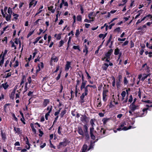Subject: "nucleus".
<instances>
[{"instance_id":"79ce46f5","label":"nucleus","mask_w":152,"mask_h":152,"mask_svg":"<svg viewBox=\"0 0 152 152\" xmlns=\"http://www.w3.org/2000/svg\"><path fill=\"white\" fill-rule=\"evenodd\" d=\"M64 43V42L63 40H61L59 42V47H61L63 45Z\"/></svg>"},{"instance_id":"5fc2aeb1","label":"nucleus","mask_w":152,"mask_h":152,"mask_svg":"<svg viewBox=\"0 0 152 152\" xmlns=\"http://www.w3.org/2000/svg\"><path fill=\"white\" fill-rule=\"evenodd\" d=\"M80 34V31L78 29L76 30L75 35L76 37H77Z\"/></svg>"},{"instance_id":"1a4fd4ad","label":"nucleus","mask_w":152,"mask_h":152,"mask_svg":"<svg viewBox=\"0 0 152 152\" xmlns=\"http://www.w3.org/2000/svg\"><path fill=\"white\" fill-rule=\"evenodd\" d=\"M71 62L69 61H66L65 67V70L66 71H68L70 68H72V67L71 66Z\"/></svg>"},{"instance_id":"473e14b6","label":"nucleus","mask_w":152,"mask_h":152,"mask_svg":"<svg viewBox=\"0 0 152 152\" xmlns=\"http://www.w3.org/2000/svg\"><path fill=\"white\" fill-rule=\"evenodd\" d=\"M43 6H41L40 8H39L38 12H37L35 16H36V15H38L40 13L42 12V9L43 8Z\"/></svg>"},{"instance_id":"69168bd1","label":"nucleus","mask_w":152,"mask_h":152,"mask_svg":"<svg viewBox=\"0 0 152 152\" xmlns=\"http://www.w3.org/2000/svg\"><path fill=\"white\" fill-rule=\"evenodd\" d=\"M112 36L111 34L109 38V39L107 41V44L108 45L109 42L111 41V39L112 38Z\"/></svg>"},{"instance_id":"c9c22d12","label":"nucleus","mask_w":152,"mask_h":152,"mask_svg":"<svg viewBox=\"0 0 152 152\" xmlns=\"http://www.w3.org/2000/svg\"><path fill=\"white\" fill-rule=\"evenodd\" d=\"M7 12L8 14H10L11 15L12 13V9L10 7H9L8 9Z\"/></svg>"},{"instance_id":"f257e3e1","label":"nucleus","mask_w":152,"mask_h":152,"mask_svg":"<svg viewBox=\"0 0 152 152\" xmlns=\"http://www.w3.org/2000/svg\"><path fill=\"white\" fill-rule=\"evenodd\" d=\"M126 125V124L125 122L121 123L119 127L117 129V130L118 131H120L122 130L126 131L129 129H130L132 128V126H130L128 128H127L125 126Z\"/></svg>"},{"instance_id":"37998d69","label":"nucleus","mask_w":152,"mask_h":152,"mask_svg":"<svg viewBox=\"0 0 152 152\" xmlns=\"http://www.w3.org/2000/svg\"><path fill=\"white\" fill-rule=\"evenodd\" d=\"M126 93L125 91H123L121 93V95L122 96V99H124V98L126 96Z\"/></svg>"},{"instance_id":"2f4dec72","label":"nucleus","mask_w":152,"mask_h":152,"mask_svg":"<svg viewBox=\"0 0 152 152\" xmlns=\"http://www.w3.org/2000/svg\"><path fill=\"white\" fill-rule=\"evenodd\" d=\"M2 139L5 141L6 139V135L5 133H3L2 132L1 133Z\"/></svg>"},{"instance_id":"20e7f679","label":"nucleus","mask_w":152,"mask_h":152,"mask_svg":"<svg viewBox=\"0 0 152 152\" xmlns=\"http://www.w3.org/2000/svg\"><path fill=\"white\" fill-rule=\"evenodd\" d=\"M97 132H97V134L99 135H101L104 136L105 134V130L103 128H101L100 129L99 127L96 128Z\"/></svg>"},{"instance_id":"a878e982","label":"nucleus","mask_w":152,"mask_h":152,"mask_svg":"<svg viewBox=\"0 0 152 152\" xmlns=\"http://www.w3.org/2000/svg\"><path fill=\"white\" fill-rule=\"evenodd\" d=\"M123 82L124 85H127L128 84L129 81L127 80L126 76L124 77Z\"/></svg>"},{"instance_id":"a19ab883","label":"nucleus","mask_w":152,"mask_h":152,"mask_svg":"<svg viewBox=\"0 0 152 152\" xmlns=\"http://www.w3.org/2000/svg\"><path fill=\"white\" fill-rule=\"evenodd\" d=\"M31 1L29 4V7H31L33 5H34V2L35 0H30Z\"/></svg>"},{"instance_id":"c03bdc74","label":"nucleus","mask_w":152,"mask_h":152,"mask_svg":"<svg viewBox=\"0 0 152 152\" xmlns=\"http://www.w3.org/2000/svg\"><path fill=\"white\" fill-rule=\"evenodd\" d=\"M13 16L14 17V18L15 19H17L19 17V15L13 13Z\"/></svg>"},{"instance_id":"09e8293b","label":"nucleus","mask_w":152,"mask_h":152,"mask_svg":"<svg viewBox=\"0 0 152 152\" xmlns=\"http://www.w3.org/2000/svg\"><path fill=\"white\" fill-rule=\"evenodd\" d=\"M66 110H64L61 111L60 113V115L61 117L63 116L66 113Z\"/></svg>"},{"instance_id":"4be33fe9","label":"nucleus","mask_w":152,"mask_h":152,"mask_svg":"<svg viewBox=\"0 0 152 152\" xmlns=\"http://www.w3.org/2000/svg\"><path fill=\"white\" fill-rule=\"evenodd\" d=\"M78 133L80 135L83 136L84 135L83 132L81 127L78 128Z\"/></svg>"},{"instance_id":"7c9ffc66","label":"nucleus","mask_w":152,"mask_h":152,"mask_svg":"<svg viewBox=\"0 0 152 152\" xmlns=\"http://www.w3.org/2000/svg\"><path fill=\"white\" fill-rule=\"evenodd\" d=\"M42 38L41 37H39L36 38L34 40V41L33 42L34 44H35L39 40Z\"/></svg>"},{"instance_id":"4468645a","label":"nucleus","mask_w":152,"mask_h":152,"mask_svg":"<svg viewBox=\"0 0 152 152\" xmlns=\"http://www.w3.org/2000/svg\"><path fill=\"white\" fill-rule=\"evenodd\" d=\"M49 103L50 101L49 99H44L42 104L43 106L44 107H46Z\"/></svg>"},{"instance_id":"b1692460","label":"nucleus","mask_w":152,"mask_h":152,"mask_svg":"<svg viewBox=\"0 0 152 152\" xmlns=\"http://www.w3.org/2000/svg\"><path fill=\"white\" fill-rule=\"evenodd\" d=\"M48 10L50 11L52 13H54L55 10V8H53V6H51L48 7Z\"/></svg>"},{"instance_id":"6e6552de","label":"nucleus","mask_w":152,"mask_h":152,"mask_svg":"<svg viewBox=\"0 0 152 152\" xmlns=\"http://www.w3.org/2000/svg\"><path fill=\"white\" fill-rule=\"evenodd\" d=\"M58 59L57 57L53 54L52 57L51 58L50 65L52 66L53 64L52 62L53 61L54 62H57L58 61Z\"/></svg>"},{"instance_id":"9d476101","label":"nucleus","mask_w":152,"mask_h":152,"mask_svg":"<svg viewBox=\"0 0 152 152\" xmlns=\"http://www.w3.org/2000/svg\"><path fill=\"white\" fill-rule=\"evenodd\" d=\"M87 45H84V48L83 50V51L84 53H86V55L88 52V45L89 44V42H88L87 43Z\"/></svg>"},{"instance_id":"5701e85b","label":"nucleus","mask_w":152,"mask_h":152,"mask_svg":"<svg viewBox=\"0 0 152 152\" xmlns=\"http://www.w3.org/2000/svg\"><path fill=\"white\" fill-rule=\"evenodd\" d=\"M94 142H93L92 141H91L90 146H89V147L88 150V151L89 150H90V149L93 148V147L94 145Z\"/></svg>"},{"instance_id":"f704fd0d","label":"nucleus","mask_w":152,"mask_h":152,"mask_svg":"<svg viewBox=\"0 0 152 152\" xmlns=\"http://www.w3.org/2000/svg\"><path fill=\"white\" fill-rule=\"evenodd\" d=\"M52 106H48V107H47L46 109H45V111L46 110H48V111H50V112H51L52 110Z\"/></svg>"},{"instance_id":"3c124183","label":"nucleus","mask_w":152,"mask_h":152,"mask_svg":"<svg viewBox=\"0 0 152 152\" xmlns=\"http://www.w3.org/2000/svg\"><path fill=\"white\" fill-rule=\"evenodd\" d=\"M25 77V76H23V77L22 79V80L20 83V86H21L24 82V81L25 80V79H24Z\"/></svg>"},{"instance_id":"603ef678","label":"nucleus","mask_w":152,"mask_h":152,"mask_svg":"<svg viewBox=\"0 0 152 152\" xmlns=\"http://www.w3.org/2000/svg\"><path fill=\"white\" fill-rule=\"evenodd\" d=\"M90 123L91 125V126L94 127L95 126V124L94 122V121L93 119H91L90 121Z\"/></svg>"},{"instance_id":"e2e57ef3","label":"nucleus","mask_w":152,"mask_h":152,"mask_svg":"<svg viewBox=\"0 0 152 152\" xmlns=\"http://www.w3.org/2000/svg\"><path fill=\"white\" fill-rule=\"evenodd\" d=\"M90 134L91 137V138L93 140H95V136L94 135V133H92Z\"/></svg>"},{"instance_id":"ddd939ff","label":"nucleus","mask_w":152,"mask_h":152,"mask_svg":"<svg viewBox=\"0 0 152 152\" xmlns=\"http://www.w3.org/2000/svg\"><path fill=\"white\" fill-rule=\"evenodd\" d=\"M151 75V74L150 73H149L148 74H143L142 75V77L141 78V80L142 81H143L145 79H146L149 76Z\"/></svg>"},{"instance_id":"a211bd4d","label":"nucleus","mask_w":152,"mask_h":152,"mask_svg":"<svg viewBox=\"0 0 152 152\" xmlns=\"http://www.w3.org/2000/svg\"><path fill=\"white\" fill-rule=\"evenodd\" d=\"M87 95H86L84 93H83L81 96H80V102L81 103H83L85 101L84 100V98L85 97V96Z\"/></svg>"},{"instance_id":"7ed1b4c3","label":"nucleus","mask_w":152,"mask_h":152,"mask_svg":"<svg viewBox=\"0 0 152 152\" xmlns=\"http://www.w3.org/2000/svg\"><path fill=\"white\" fill-rule=\"evenodd\" d=\"M1 12L2 15H3V16L4 17H5V18L6 20L7 21H10L11 20V15L10 14H8L7 13L4 14L3 12V9H1Z\"/></svg>"},{"instance_id":"864d4df0","label":"nucleus","mask_w":152,"mask_h":152,"mask_svg":"<svg viewBox=\"0 0 152 152\" xmlns=\"http://www.w3.org/2000/svg\"><path fill=\"white\" fill-rule=\"evenodd\" d=\"M77 20L78 21H80L82 20V17L81 15H78L77 17Z\"/></svg>"},{"instance_id":"39448f33","label":"nucleus","mask_w":152,"mask_h":152,"mask_svg":"<svg viewBox=\"0 0 152 152\" xmlns=\"http://www.w3.org/2000/svg\"><path fill=\"white\" fill-rule=\"evenodd\" d=\"M139 106L138 105H136L134 103H132L130 105V109L132 112H134L136 110L139 109Z\"/></svg>"},{"instance_id":"774afa93","label":"nucleus","mask_w":152,"mask_h":152,"mask_svg":"<svg viewBox=\"0 0 152 152\" xmlns=\"http://www.w3.org/2000/svg\"><path fill=\"white\" fill-rule=\"evenodd\" d=\"M11 72L8 73L6 75H5V78H8V77L11 76Z\"/></svg>"},{"instance_id":"393cba45","label":"nucleus","mask_w":152,"mask_h":152,"mask_svg":"<svg viewBox=\"0 0 152 152\" xmlns=\"http://www.w3.org/2000/svg\"><path fill=\"white\" fill-rule=\"evenodd\" d=\"M110 120V118H104L102 120V121L103 122V124L105 125Z\"/></svg>"},{"instance_id":"4d7b16f0","label":"nucleus","mask_w":152,"mask_h":152,"mask_svg":"<svg viewBox=\"0 0 152 152\" xmlns=\"http://www.w3.org/2000/svg\"><path fill=\"white\" fill-rule=\"evenodd\" d=\"M61 108H60L58 111H56L54 115L56 116H58V114L59 113Z\"/></svg>"},{"instance_id":"13d9d810","label":"nucleus","mask_w":152,"mask_h":152,"mask_svg":"<svg viewBox=\"0 0 152 152\" xmlns=\"http://www.w3.org/2000/svg\"><path fill=\"white\" fill-rule=\"evenodd\" d=\"M43 67H44V65H43V63L42 62H41L40 64H39L38 65V68H40V67L42 68H43Z\"/></svg>"},{"instance_id":"f03ea898","label":"nucleus","mask_w":152,"mask_h":152,"mask_svg":"<svg viewBox=\"0 0 152 152\" xmlns=\"http://www.w3.org/2000/svg\"><path fill=\"white\" fill-rule=\"evenodd\" d=\"M148 109V108L143 109L142 111L137 113V116L139 117H142L145 116L147 113V110Z\"/></svg>"},{"instance_id":"6e6d98bb","label":"nucleus","mask_w":152,"mask_h":152,"mask_svg":"<svg viewBox=\"0 0 152 152\" xmlns=\"http://www.w3.org/2000/svg\"><path fill=\"white\" fill-rule=\"evenodd\" d=\"M61 34H59L57 35L56 37V39L58 40H60L61 38Z\"/></svg>"},{"instance_id":"c756f323","label":"nucleus","mask_w":152,"mask_h":152,"mask_svg":"<svg viewBox=\"0 0 152 152\" xmlns=\"http://www.w3.org/2000/svg\"><path fill=\"white\" fill-rule=\"evenodd\" d=\"M108 66L109 65L107 64L104 63L102 66L103 69L104 70H106Z\"/></svg>"},{"instance_id":"680f3d73","label":"nucleus","mask_w":152,"mask_h":152,"mask_svg":"<svg viewBox=\"0 0 152 152\" xmlns=\"http://www.w3.org/2000/svg\"><path fill=\"white\" fill-rule=\"evenodd\" d=\"M34 30H33V31H30L29 32L28 34L27 37H28L29 36H31L33 33L34 32Z\"/></svg>"},{"instance_id":"a18cd8bd","label":"nucleus","mask_w":152,"mask_h":152,"mask_svg":"<svg viewBox=\"0 0 152 152\" xmlns=\"http://www.w3.org/2000/svg\"><path fill=\"white\" fill-rule=\"evenodd\" d=\"M19 65V62L18 60H16L15 61V64L14 65V66L15 68L17 67Z\"/></svg>"},{"instance_id":"49530a36","label":"nucleus","mask_w":152,"mask_h":152,"mask_svg":"<svg viewBox=\"0 0 152 152\" xmlns=\"http://www.w3.org/2000/svg\"><path fill=\"white\" fill-rule=\"evenodd\" d=\"M120 27H118L117 28L114 29V31L119 33L120 31Z\"/></svg>"},{"instance_id":"cd10ccee","label":"nucleus","mask_w":152,"mask_h":152,"mask_svg":"<svg viewBox=\"0 0 152 152\" xmlns=\"http://www.w3.org/2000/svg\"><path fill=\"white\" fill-rule=\"evenodd\" d=\"M116 85L118 88H119L121 86V80H117Z\"/></svg>"},{"instance_id":"423d86ee","label":"nucleus","mask_w":152,"mask_h":152,"mask_svg":"<svg viewBox=\"0 0 152 152\" xmlns=\"http://www.w3.org/2000/svg\"><path fill=\"white\" fill-rule=\"evenodd\" d=\"M113 51V50L112 49L110 50L108 52L105 54V56L104 58H102L103 60H104V59L106 58H110V56L112 54V53Z\"/></svg>"},{"instance_id":"8fccbe9b","label":"nucleus","mask_w":152,"mask_h":152,"mask_svg":"<svg viewBox=\"0 0 152 152\" xmlns=\"http://www.w3.org/2000/svg\"><path fill=\"white\" fill-rule=\"evenodd\" d=\"M94 127L91 126L90 128V134L94 133Z\"/></svg>"},{"instance_id":"c85d7f7f","label":"nucleus","mask_w":152,"mask_h":152,"mask_svg":"<svg viewBox=\"0 0 152 152\" xmlns=\"http://www.w3.org/2000/svg\"><path fill=\"white\" fill-rule=\"evenodd\" d=\"M120 50L118 48H117L115 50L114 54L117 55L120 53Z\"/></svg>"},{"instance_id":"4c0bfd02","label":"nucleus","mask_w":152,"mask_h":152,"mask_svg":"<svg viewBox=\"0 0 152 152\" xmlns=\"http://www.w3.org/2000/svg\"><path fill=\"white\" fill-rule=\"evenodd\" d=\"M62 130V129L61 126H59L58 127V133L59 134H61V130Z\"/></svg>"},{"instance_id":"6ab92c4d","label":"nucleus","mask_w":152,"mask_h":152,"mask_svg":"<svg viewBox=\"0 0 152 152\" xmlns=\"http://www.w3.org/2000/svg\"><path fill=\"white\" fill-rule=\"evenodd\" d=\"M108 92V91L107 89L103 87L102 95L107 96V94Z\"/></svg>"},{"instance_id":"dca6fc26","label":"nucleus","mask_w":152,"mask_h":152,"mask_svg":"<svg viewBox=\"0 0 152 152\" xmlns=\"http://www.w3.org/2000/svg\"><path fill=\"white\" fill-rule=\"evenodd\" d=\"M87 82L86 81L82 82L80 86V90H82L84 88L86 87V85Z\"/></svg>"},{"instance_id":"0e129e2a","label":"nucleus","mask_w":152,"mask_h":152,"mask_svg":"<svg viewBox=\"0 0 152 152\" xmlns=\"http://www.w3.org/2000/svg\"><path fill=\"white\" fill-rule=\"evenodd\" d=\"M12 116L14 118V119L16 121H18V118L15 116V114L14 113H12Z\"/></svg>"},{"instance_id":"052dcab7","label":"nucleus","mask_w":152,"mask_h":152,"mask_svg":"<svg viewBox=\"0 0 152 152\" xmlns=\"http://www.w3.org/2000/svg\"><path fill=\"white\" fill-rule=\"evenodd\" d=\"M132 100H133V98H132V95H130L129 96V102L131 103L132 101Z\"/></svg>"},{"instance_id":"338daca9","label":"nucleus","mask_w":152,"mask_h":152,"mask_svg":"<svg viewBox=\"0 0 152 152\" xmlns=\"http://www.w3.org/2000/svg\"><path fill=\"white\" fill-rule=\"evenodd\" d=\"M107 96L102 95V99L103 101L105 102L107 100Z\"/></svg>"},{"instance_id":"58836bf2","label":"nucleus","mask_w":152,"mask_h":152,"mask_svg":"<svg viewBox=\"0 0 152 152\" xmlns=\"http://www.w3.org/2000/svg\"><path fill=\"white\" fill-rule=\"evenodd\" d=\"M127 99L128 98H127L125 100L123 101L122 103L121 104V106H123L126 105L125 103L127 102Z\"/></svg>"},{"instance_id":"bf43d9fd","label":"nucleus","mask_w":152,"mask_h":152,"mask_svg":"<svg viewBox=\"0 0 152 152\" xmlns=\"http://www.w3.org/2000/svg\"><path fill=\"white\" fill-rule=\"evenodd\" d=\"M39 136L42 137V135L43 134V132L40 129H39Z\"/></svg>"},{"instance_id":"e433bc0d","label":"nucleus","mask_w":152,"mask_h":152,"mask_svg":"<svg viewBox=\"0 0 152 152\" xmlns=\"http://www.w3.org/2000/svg\"><path fill=\"white\" fill-rule=\"evenodd\" d=\"M83 89H84V92L83 93H84L85 94L87 95L88 92V88L87 87H85Z\"/></svg>"},{"instance_id":"ea45409f","label":"nucleus","mask_w":152,"mask_h":152,"mask_svg":"<svg viewBox=\"0 0 152 152\" xmlns=\"http://www.w3.org/2000/svg\"><path fill=\"white\" fill-rule=\"evenodd\" d=\"M106 34H100L99 35V37L100 38H102V39H104L106 37Z\"/></svg>"},{"instance_id":"0eeeda50","label":"nucleus","mask_w":152,"mask_h":152,"mask_svg":"<svg viewBox=\"0 0 152 152\" xmlns=\"http://www.w3.org/2000/svg\"><path fill=\"white\" fill-rule=\"evenodd\" d=\"M66 139L64 138V139L63 141V142H61L59 143L58 146V148H60L62 147V146L64 147L66 146V145L67 143L66 142Z\"/></svg>"},{"instance_id":"72a5a7b5","label":"nucleus","mask_w":152,"mask_h":152,"mask_svg":"<svg viewBox=\"0 0 152 152\" xmlns=\"http://www.w3.org/2000/svg\"><path fill=\"white\" fill-rule=\"evenodd\" d=\"M2 85L5 89H6L9 86L7 83H3Z\"/></svg>"},{"instance_id":"bb28decb","label":"nucleus","mask_w":152,"mask_h":152,"mask_svg":"<svg viewBox=\"0 0 152 152\" xmlns=\"http://www.w3.org/2000/svg\"><path fill=\"white\" fill-rule=\"evenodd\" d=\"M62 4H63L64 6L65 7V9H66L68 6V4L67 1H65L64 0H62Z\"/></svg>"},{"instance_id":"f8f14e48","label":"nucleus","mask_w":152,"mask_h":152,"mask_svg":"<svg viewBox=\"0 0 152 152\" xmlns=\"http://www.w3.org/2000/svg\"><path fill=\"white\" fill-rule=\"evenodd\" d=\"M14 130L15 132V133H17L18 134H21L22 132V130L19 128L14 127Z\"/></svg>"},{"instance_id":"2eb2a0df","label":"nucleus","mask_w":152,"mask_h":152,"mask_svg":"<svg viewBox=\"0 0 152 152\" xmlns=\"http://www.w3.org/2000/svg\"><path fill=\"white\" fill-rule=\"evenodd\" d=\"M4 59V56H2V54L0 55V66H1L3 64Z\"/></svg>"},{"instance_id":"aec40b11","label":"nucleus","mask_w":152,"mask_h":152,"mask_svg":"<svg viewBox=\"0 0 152 152\" xmlns=\"http://www.w3.org/2000/svg\"><path fill=\"white\" fill-rule=\"evenodd\" d=\"M84 132L86 135L87 134H88V128L87 127V125L85 124L84 126Z\"/></svg>"},{"instance_id":"de8ad7c7","label":"nucleus","mask_w":152,"mask_h":152,"mask_svg":"<svg viewBox=\"0 0 152 152\" xmlns=\"http://www.w3.org/2000/svg\"><path fill=\"white\" fill-rule=\"evenodd\" d=\"M11 47L14 48V49H16V46L15 45L14 42H11Z\"/></svg>"},{"instance_id":"9b49d317","label":"nucleus","mask_w":152,"mask_h":152,"mask_svg":"<svg viewBox=\"0 0 152 152\" xmlns=\"http://www.w3.org/2000/svg\"><path fill=\"white\" fill-rule=\"evenodd\" d=\"M87 118L85 115H82L80 117V120L83 123L87 122Z\"/></svg>"},{"instance_id":"412c9836","label":"nucleus","mask_w":152,"mask_h":152,"mask_svg":"<svg viewBox=\"0 0 152 152\" xmlns=\"http://www.w3.org/2000/svg\"><path fill=\"white\" fill-rule=\"evenodd\" d=\"M88 148L87 145L86 144H84L81 150L82 152H86Z\"/></svg>"},{"instance_id":"f3484780","label":"nucleus","mask_w":152,"mask_h":152,"mask_svg":"<svg viewBox=\"0 0 152 152\" xmlns=\"http://www.w3.org/2000/svg\"><path fill=\"white\" fill-rule=\"evenodd\" d=\"M93 12H91L88 15V17L92 21H93L94 20V17H92V16H93Z\"/></svg>"}]
</instances>
